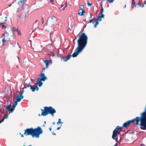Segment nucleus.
Segmentation results:
<instances>
[{
	"instance_id": "obj_1",
	"label": "nucleus",
	"mask_w": 146,
	"mask_h": 146,
	"mask_svg": "<svg viewBox=\"0 0 146 146\" xmlns=\"http://www.w3.org/2000/svg\"><path fill=\"white\" fill-rule=\"evenodd\" d=\"M88 37L85 33H81L77 40L78 46L76 52L72 55L73 57H76L86 46L87 42Z\"/></svg>"
},
{
	"instance_id": "obj_2",
	"label": "nucleus",
	"mask_w": 146,
	"mask_h": 146,
	"mask_svg": "<svg viewBox=\"0 0 146 146\" xmlns=\"http://www.w3.org/2000/svg\"><path fill=\"white\" fill-rule=\"evenodd\" d=\"M43 108V109L41 110L42 112L41 115L38 114L39 116L42 115L46 116L50 114L52 117H54V114L56 112V111L54 108L51 106H45Z\"/></svg>"
},
{
	"instance_id": "obj_3",
	"label": "nucleus",
	"mask_w": 146,
	"mask_h": 146,
	"mask_svg": "<svg viewBox=\"0 0 146 146\" xmlns=\"http://www.w3.org/2000/svg\"><path fill=\"white\" fill-rule=\"evenodd\" d=\"M146 119H136V125H140V129L142 130H146Z\"/></svg>"
},
{
	"instance_id": "obj_4",
	"label": "nucleus",
	"mask_w": 146,
	"mask_h": 146,
	"mask_svg": "<svg viewBox=\"0 0 146 146\" xmlns=\"http://www.w3.org/2000/svg\"><path fill=\"white\" fill-rule=\"evenodd\" d=\"M42 71L40 75L39 76V77L37 78L38 81L36 83L38 84V86L40 87L42 85L43 83L41 82L42 81H44L47 79L46 77L44 75V74Z\"/></svg>"
},
{
	"instance_id": "obj_5",
	"label": "nucleus",
	"mask_w": 146,
	"mask_h": 146,
	"mask_svg": "<svg viewBox=\"0 0 146 146\" xmlns=\"http://www.w3.org/2000/svg\"><path fill=\"white\" fill-rule=\"evenodd\" d=\"M56 20L54 17H49L45 25H48L50 27H52L55 23Z\"/></svg>"
},
{
	"instance_id": "obj_6",
	"label": "nucleus",
	"mask_w": 146,
	"mask_h": 146,
	"mask_svg": "<svg viewBox=\"0 0 146 146\" xmlns=\"http://www.w3.org/2000/svg\"><path fill=\"white\" fill-rule=\"evenodd\" d=\"M33 133L35 137H38L39 135L42 133V130L40 127H38L36 128L33 129Z\"/></svg>"
},
{
	"instance_id": "obj_7",
	"label": "nucleus",
	"mask_w": 146,
	"mask_h": 146,
	"mask_svg": "<svg viewBox=\"0 0 146 146\" xmlns=\"http://www.w3.org/2000/svg\"><path fill=\"white\" fill-rule=\"evenodd\" d=\"M24 135L26 136L31 135L33 137H35L33 133V128H27L25 130Z\"/></svg>"
},
{
	"instance_id": "obj_8",
	"label": "nucleus",
	"mask_w": 146,
	"mask_h": 146,
	"mask_svg": "<svg viewBox=\"0 0 146 146\" xmlns=\"http://www.w3.org/2000/svg\"><path fill=\"white\" fill-rule=\"evenodd\" d=\"M18 102L16 100V101H15L13 105V108H11V103L10 105H9L7 106H5V108L6 109H8L9 110L10 113H12L14 110V108L17 105V102Z\"/></svg>"
},
{
	"instance_id": "obj_9",
	"label": "nucleus",
	"mask_w": 146,
	"mask_h": 146,
	"mask_svg": "<svg viewBox=\"0 0 146 146\" xmlns=\"http://www.w3.org/2000/svg\"><path fill=\"white\" fill-rule=\"evenodd\" d=\"M135 120L136 121V119H132L131 120H129L123 124V126L127 128L130 124V123H133L134 122Z\"/></svg>"
},
{
	"instance_id": "obj_10",
	"label": "nucleus",
	"mask_w": 146,
	"mask_h": 146,
	"mask_svg": "<svg viewBox=\"0 0 146 146\" xmlns=\"http://www.w3.org/2000/svg\"><path fill=\"white\" fill-rule=\"evenodd\" d=\"M79 8L78 15L81 16L84 15L85 12L84 10L83 9L84 8V6L82 5H81Z\"/></svg>"
},
{
	"instance_id": "obj_11",
	"label": "nucleus",
	"mask_w": 146,
	"mask_h": 146,
	"mask_svg": "<svg viewBox=\"0 0 146 146\" xmlns=\"http://www.w3.org/2000/svg\"><path fill=\"white\" fill-rule=\"evenodd\" d=\"M137 0L139 1L137 3H136L135 2V0H132V4L131 5V7L132 8L134 7V6L135 7H137V8L141 7V3L139 2V0Z\"/></svg>"
},
{
	"instance_id": "obj_12",
	"label": "nucleus",
	"mask_w": 146,
	"mask_h": 146,
	"mask_svg": "<svg viewBox=\"0 0 146 146\" xmlns=\"http://www.w3.org/2000/svg\"><path fill=\"white\" fill-rule=\"evenodd\" d=\"M42 60L45 63L46 65V66L45 68H43V70L44 71L46 68H48L49 62H51L52 60H43V59Z\"/></svg>"
},
{
	"instance_id": "obj_13",
	"label": "nucleus",
	"mask_w": 146,
	"mask_h": 146,
	"mask_svg": "<svg viewBox=\"0 0 146 146\" xmlns=\"http://www.w3.org/2000/svg\"><path fill=\"white\" fill-rule=\"evenodd\" d=\"M23 92L20 93L19 95H18L17 96L16 100L17 101L19 102L21 101V100L23 98L24 96L22 95Z\"/></svg>"
},
{
	"instance_id": "obj_14",
	"label": "nucleus",
	"mask_w": 146,
	"mask_h": 146,
	"mask_svg": "<svg viewBox=\"0 0 146 146\" xmlns=\"http://www.w3.org/2000/svg\"><path fill=\"white\" fill-rule=\"evenodd\" d=\"M7 34H5V35H3V38L2 39L3 42H6L10 40L9 38L7 37Z\"/></svg>"
},
{
	"instance_id": "obj_15",
	"label": "nucleus",
	"mask_w": 146,
	"mask_h": 146,
	"mask_svg": "<svg viewBox=\"0 0 146 146\" xmlns=\"http://www.w3.org/2000/svg\"><path fill=\"white\" fill-rule=\"evenodd\" d=\"M121 128H122L121 127H120L119 126H117L113 130V132L115 133H117L119 134L121 132L120 131Z\"/></svg>"
},
{
	"instance_id": "obj_16",
	"label": "nucleus",
	"mask_w": 146,
	"mask_h": 146,
	"mask_svg": "<svg viewBox=\"0 0 146 146\" xmlns=\"http://www.w3.org/2000/svg\"><path fill=\"white\" fill-rule=\"evenodd\" d=\"M25 1L24 0H20L18 2L17 4L21 6L23 8L24 7L23 5Z\"/></svg>"
},
{
	"instance_id": "obj_17",
	"label": "nucleus",
	"mask_w": 146,
	"mask_h": 146,
	"mask_svg": "<svg viewBox=\"0 0 146 146\" xmlns=\"http://www.w3.org/2000/svg\"><path fill=\"white\" fill-rule=\"evenodd\" d=\"M30 89L31 90L32 92H34L35 90H38L39 88L37 86H36L35 87L31 86H30Z\"/></svg>"
},
{
	"instance_id": "obj_18",
	"label": "nucleus",
	"mask_w": 146,
	"mask_h": 146,
	"mask_svg": "<svg viewBox=\"0 0 146 146\" xmlns=\"http://www.w3.org/2000/svg\"><path fill=\"white\" fill-rule=\"evenodd\" d=\"M105 16V15L103 14L100 15H99L98 17L96 19V20L99 21H101L102 19V18H104Z\"/></svg>"
},
{
	"instance_id": "obj_19",
	"label": "nucleus",
	"mask_w": 146,
	"mask_h": 146,
	"mask_svg": "<svg viewBox=\"0 0 146 146\" xmlns=\"http://www.w3.org/2000/svg\"><path fill=\"white\" fill-rule=\"evenodd\" d=\"M112 138L113 139L116 140L117 142V136L116 135V133L113 132Z\"/></svg>"
},
{
	"instance_id": "obj_20",
	"label": "nucleus",
	"mask_w": 146,
	"mask_h": 146,
	"mask_svg": "<svg viewBox=\"0 0 146 146\" xmlns=\"http://www.w3.org/2000/svg\"><path fill=\"white\" fill-rule=\"evenodd\" d=\"M64 4H65V5H62L61 7L59 9V10L60 11H63L65 10V8L67 6L66 3H65Z\"/></svg>"
},
{
	"instance_id": "obj_21",
	"label": "nucleus",
	"mask_w": 146,
	"mask_h": 146,
	"mask_svg": "<svg viewBox=\"0 0 146 146\" xmlns=\"http://www.w3.org/2000/svg\"><path fill=\"white\" fill-rule=\"evenodd\" d=\"M4 23H0V27L2 29H5L7 27L4 25Z\"/></svg>"
},
{
	"instance_id": "obj_22",
	"label": "nucleus",
	"mask_w": 146,
	"mask_h": 146,
	"mask_svg": "<svg viewBox=\"0 0 146 146\" xmlns=\"http://www.w3.org/2000/svg\"><path fill=\"white\" fill-rule=\"evenodd\" d=\"M72 55H67L66 59L65 60H64V61L65 62H66L68 60L70 59V58L71 57Z\"/></svg>"
},
{
	"instance_id": "obj_23",
	"label": "nucleus",
	"mask_w": 146,
	"mask_h": 146,
	"mask_svg": "<svg viewBox=\"0 0 146 146\" xmlns=\"http://www.w3.org/2000/svg\"><path fill=\"white\" fill-rule=\"evenodd\" d=\"M102 3H103V2L102 1L101 3V12H100L101 14L100 15L103 14V12L104 11L103 8L102 7Z\"/></svg>"
},
{
	"instance_id": "obj_24",
	"label": "nucleus",
	"mask_w": 146,
	"mask_h": 146,
	"mask_svg": "<svg viewBox=\"0 0 146 146\" xmlns=\"http://www.w3.org/2000/svg\"><path fill=\"white\" fill-rule=\"evenodd\" d=\"M95 22L96 23L94 25V27L95 28H96L97 26L99 24V21L96 19L95 20Z\"/></svg>"
},
{
	"instance_id": "obj_25",
	"label": "nucleus",
	"mask_w": 146,
	"mask_h": 146,
	"mask_svg": "<svg viewBox=\"0 0 146 146\" xmlns=\"http://www.w3.org/2000/svg\"><path fill=\"white\" fill-rule=\"evenodd\" d=\"M94 19V18H91V19H90L89 20L88 22L89 23H92V24L94 23V22H93V20Z\"/></svg>"
},
{
	"instance_id": "obj_26",
	"label": "nucleus",
	"mask_w": 146,
	"mask_h": 146,
	"mask_svg": "<svg viewBox=\"0 0 146 146\" xmlns=\"http://www.w3.org/2000/svg\"><path fill=\"white\" fill-rule=\"evenodd\" d=\"M25 86L24 88H29V87H30V86H31V85L29 84H27L25 83Z\"/></svg>"
},
{
	"instance_id": "obj_27",
	"label": "nucleus",
	"mask_w": 146,
	"mask_h": 146,
	"mask_svg": "<svg viewBox=\"0 0 146 146\" xmlns=\"http://www.w3.org/2000/svg\"><path fill=\"white\" fill-rule=\"evenodd\" d=\"M114 1V0H107L106 3H108V2H109L110 3H113Z\"/></svg>"
},
{
	"instance_id": "obj_28",
	"label": "nucleus",
	"mask_w": 146,
	"mask_h": 146,
	"mask_svg": "<svg viewBox=\"0 0 146 146\" xmlns=\"http://www.w3.org/2000/svg\"><path fill=\"white\" fill-rule=\"evenodd\" d=\"M61 119H58V121L57 123V124L58 125L59 123L61 124L62 122L61 121Z\"/></svg>"
},
{
	"instance_id": "obj_29",
	"label": "nucleus",
	"mask_w": 146,
	"mask_h": 146,
	"mask_svg": "<svg viewBox=\"0 0 146 146\" xmlns=\"http://www.w3.org/2000/svg\"><path fill=\"white\" fill-rule=\"evenodd\" d=\"M87 4L88 6H91L92 5L91 3H90L89 2H87Z\"/></svg>"
},
{
	"instance_id": "obj_30",
	"label": "nucleus",
	"mask_w": 146,
	"mask_h": 146,
	"mask_svg": "<svg viewBox=\"0 0 146 146\" xmlns=\"http://www.w3.org/2000/svg\"><path fill=\"white\" fill-rule=\"evenodd\" d=\"M33 50L34 51H35V52H39L40 51V50L38 49H34V48H33Z\"/></svg>"
},
{
	"instance_id": "obj_31",
	"label": "nucleus",
	"mask_w": 146,
	"mask_h": 146,
	"mask_svg": "<svg viewBox=\"0 0 146 146\" xmlns=\"http://www.w3.org/2000/svg\"><path fill=\"white\" fill-rule=\"evenodd\" d=\"M17 31H18V35H21V33L18 31V30L17 29Z\"/></svg>"
},
{
	"instance_id": "obj_32",
	"label": "nucleus",
	"mask_w": 146,
	"mask_h": 146,
	"mask_svg": "<svg viewBox=\"0 0 146 146\" xmlns=\"http://www.w3.org/2000/svg\"><path fill=\"white\" fill-rule=\"evenodd\" d=\"M5 119H2V120L1 121H0V123L3 122Z\"/></svg>"
},
{
	"instance_id": "obj_33",
	"label": "nucleus",
	"mask_w": 146,
	"mask_h": 146,
	"mask_svg": "<svg viewBox=\"0 0 146 146\" xmlns=\"http://www.w3.org/2000/svg\"><path fill=\"white\" fill-rule=\"evenodd\" d=\"M52 134L54 135H56V134L54 132V131H53L52 132Z\"/></svg>"
},
{
	"instance_id": "obj_34",
	"label": "nucleus",
	"mask_w": 146,
	"mask_h": 146,
	"mask_svg": "<svg viewBox=\"0 0 146 146\" xmlns=\"http://www.w3.org/2000/svg\"><path fill=\"white\" fill-rule=\"evenodd\" d=\"M44 19H43V18H42V23H44Z\"/></svg>"
},
{
	"instance_id": "obj_35",
	"label": "nucleus",
	"mask_w": 146,
	"mask_h": 146,
	"mask_svg": "<svg viewBox=\"0 0 146 146\" xmlns=\"http://www.w3.org/2000/svg\"><path fill=\"white\" fill-rule=\"evenodd\" d=\"M61 128V127H58L57 128V130H59L60 128Z\"/></svg>"
},
{
	"instance_id": "obj_36",
	"label": "nucleus",
	"mask_w": 146,
	"mask_h": 146,
	"mask_svg": "<svg viewBox=\"0 0 146 146\" xmlns=\"http://www.w3.org/2000/svg\"><path fill=\"white\" fill-rule=\"evenodd\" d=\"M31 80L32 81V82H33L34 80V79H31Z\"/></svg>"
},
{
	"instance_id": "obj_37",
	"label": "nucleus",
	"mask_w": 146,
	"mask_h": 146,
	"mask_svg": "<svg viewBox=\"0 0 146 146\" xmlns=\"http://www.w3.org/2000/svg\"><path fill=\"white\" fill-rule=\"evenodd\" d=\"M145 6V5L144 4H143L142 5V6L141 7L142 8H143Z\"/></svg>"
},
{
	"instance_id": "obj_38",
	"label": "nucleus",
	"mask_w": 146,
	"mask_h": 146,
	"mask_svg": "<svg viewBox=\"0 0 146 146\" xmlns=\"http://www.w3.org/2000/svg\"><path fill=\"white\" fill-rule=\"evenodd\" d=\"M49 130H50V131H51V129H52V128H51L50 127H49Z\"/></svg>"
},
{
	"instance_id": "obj_39",
	"label": "nucleus",
	"mask_w": 146,
	"mask_h": 146,
	"mask_svg": "<svg viewBox=\"0 0 146 146\" xmlns=\"http://www.w3.org/2000/svg\"><path fill=\"white\" fill-rule=\"evenodd\" d=\"M21 136L22 137H24V135H23V134H21Z\"/></svg>"
},
{
	"instance_id": "obj_40",
	"label": "nucleus",
	"mask_w": 146,
	"mask_h": 146,
	"mask_svg": "<svg viewBox=\"0 0 146 146\" xmlns=\"http://www.w3.org/2000/svg\"><path fill=\"white\" fill-rule=\"evenodd\" d=\"M144 3L146 4V0L144 1Z\"/></svg>"
},
{
	"instance_id": "obj_41",
	"label": "nucleus",
	"mask_w": 146,
	"mask_h": 146,
	"mask_svg": "<svg viewBox=\"0 0 146 146\" xmlns=\"http://www.w3.org/2000/svg\"><path fill=\"white\" fill-rule=\"evenodd\" d=\"M5 18H6V19H5V21H7V17H5Z\"/></svg>"
},
{
	"instance_id": "obj_42",
	"label": "nucleus",
	"mask_w": 146,
	"mask_h": 146,
	"mask_svg": "<svg viewBox=\"0 0 146 146\" xmlns=\"http://www.w3.org/2000/svg\"><path fill=\"white\" fill-rule=\"evenodd\" d=\"M18 17L19 18H21V16L20 15H19Z\"/></svg>"
},
{
	"instance_id": "obj_43",
	"label": "nucleus",
	"mask_w": 146,
	"mask_h": 146,
	"mask_svg": "<svg viewBox=\"0 0 146 146\" xmlns=\"http://www.w3.org/2000/svg\"><path fill=\"white\" fill-rule=\"evenodd\" d=\"M126 7V4H125L124 7V8H125Z\"/></svg>"
},
{
	"instance_id": "obj_44",
	"label": "nucleus",
	"mask_w": 146,
	"mask_h": 146,
	"mask_svg": "<svg viewBox=\"0 0 146 146\" xmlns=\"http://www.w3.org/2000/svg\"><path fill=\"white\" fill-rule=\"evenodd\" d=\"M52 124L53 125H54L55 124V122H53V123H52Z\"/></svg>"
},
{
	"instance_id": "obj_45",
	"label": "nucleus",
	"mask_w": 146,
	"mask_h": 146,
	"mask_svg": "<svg viewBox=\"0 0 146 146\" xmlns=\"http://www.w3.org/2000/svg\"><path fill=\"white\" fill-rule=\"evenodd\" d=\"M144 145V144H141V145H140V146H142V145Z\"/></svg>"
},
{
	"instance_id": "obj_46",
	"label": "nucleus",
	"mask_w": 146,
	"mask_h": 146,
	"mask_svg": "<svg viewBox=\"0 0 146 146\" xmlns=\"http://www.w3.org/2000/svg\"><path fill=\"white\" fill-rule=\"evenodd\" d=\"M74 40H75V39L74 40H73V43L74 44V42H75Z\"/></svg>"
},
{
	"instance_id": "obj_47",
	"label": "nucleus",
	"mask_w": 146,
	"mask_h": 146,
	"mask_svg": "<svg viewBox=\"0 0 146 146\" xmlns=\"http://www.w3.org/2000/svg\"><path fill=\"white\" fill-rule=\"evenodd\" d=\"M45 124H44V125H43V127H45Z\"/></svg>"
},
{
	"instance_id": "obj_48",
	"label": "nucleus",
	"mask_w": 146,
	"mask_h": 146,
	"mask_svg": "<svg viewBox=\"0 0 146 146\" xmlns=\"http://www.w3.org/2000/svg\"><path fill=\"white\" fill-rule=\"evenodd\" d=\"M16 67H17V68H19V66H16Z\"/></svg>"
},
{
	"instance_id": "obj_49",
	"label": "nucleus",
	"mask_w": 146,
	"mask_h": 146,
	"mask_svg": "<svg viewBox=\"0 0 146 146\" xmlns=\"http://www.w3.org/2000/svg\"><path fill=\"white\" fill-rule=\"evenodd\" d=\"M44 123H45V124H46V121H45L44 122Z\"/></svg>"
},
{
	"instance_id": "obj_50",
	"label": "nucleus",
	"mask_w": 146,
	"mask_h": 146,
	"mask_svg": "<svg viewBox=\"0 0 146 146\" xmlns=\"http://www.w3.org/2000/svg\"><path fill=\"white\" fill-rule=\"evenodd\" d=\"M26 18V16H25L24 17V18Z\"/></svg>"
},
{
	"instance_id": "obj_51",
	"label": "nucleus",
	"mask_w": 146,
	"mask_h": 146,
	"mask_svg": "<svg viewBox=\"0 0 146 146\" xmlns=\"http://www.w3.org/2000/svg\"><path fill=\"white\" fill-rule=\"evenodd\" d=\"M3 119H6V118L5 117H4V118H3Z\"/></svg>"
},
{
	"instance_id": "obj_52",
	"label": "nucleus",
	"mask_w": 146,
	"mask_h": 146,
	"mask_svg": "<svg viewBox=\"0 0 146 146\" xmlns=\"http://www.w3.org/2000/svg\"><path fill=\"white\" fill-rule=\"evenodd\" d=\"M117 146L116 145H114V146Z\"/></svg>"
},
{
	"instance_id": "obj_53",
	"label": "nucleus",
	"mask_w": 146,
	"mask_h": 146,
	"mask_svg": "<svg viewBox=\"0 0 146 146\" xmlns=\"http://www.w3.org/2000/svg\"><path fill=\"white\" fill-rule=\"evenodd\" d=\"M103 1H104V0H102ZM106 0H104V1H106Z\"/></svg>"
},
{
	"instance_id": "obj_54",
	"label": "nucleus",
	"mask_w": 146,
	"mask_h": 146,
	"mask_svg": "<svg viewBox=\"0 0 146 146\" xmlns=\"http://www.w3.org/2000/svg\"><path fill=\"white\" fill-rule=\"evenodd\" d=\"M70 17H71V16L70 15Z\"/></svg>"
},
{
	"instance_id": "obj_55",
	"label": "nucleus",
	"mask_w": 146,
	"mask_h": 146,
	"mask_svg": "<svg viewBox=\"0 0 146 146\" xmlns=\"http://www.w3.org/2000/svg\"><path fill=\"white\" fill-rule=\"evenodd\" d=\"M18 58L19 59V57H18Z\"/></svg>"
},
{
	"instance_id": "obj_56",
	"label": "nucleus",
	"mask_w": 146,
	"mask_h": 146,
	"mask_svg": "<svg viewBox=\"0 0 146 146\" xmlns=\"http://www.w3.org/2000/svg\"><path fill=\"white\" fill-rule=\"evenodd\" d=\"M23 146H25V145H23Z\"/></svg>"
},
{
	"instance_id": "obj_57",
	"label": "nucleus",
	"mask_w": 146,
	"mask_h": 146,
	"mask_svg": "<svg viewBox=\"0 0 146 146\" xmlns=\"http://www.w3.org/2000/svg\"><path fill=\"white\" fill-rule=\"evenodd\" d=\"M25 1V0H24Z\"/></svg>"
}]
</instances>
